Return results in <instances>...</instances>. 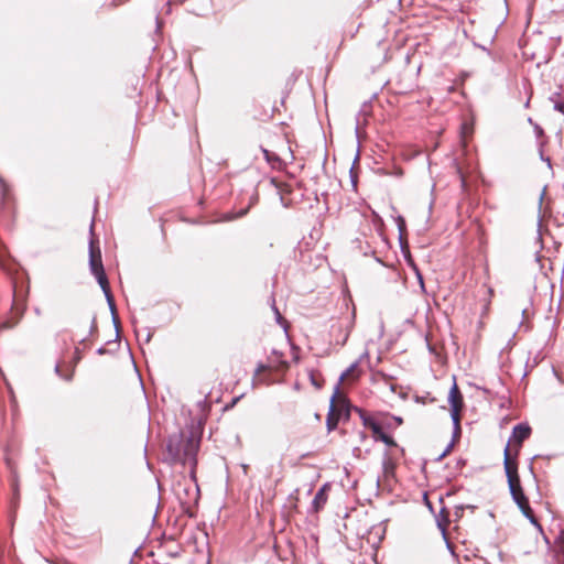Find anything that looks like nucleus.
I'll return each instance as SVG.
<instances>
[{"mask_svg": "<svg viewBox=\"0 0 564 564\" xmlns=\"http://www.w3.org/2000/svg\"><path fill=\"white\" fill-rule=\"evenodd\" d=\"M200 446V437L196 436L192 429L180 430L170 434L166 440V458L163 462L169 465H185L187 459L197 456Z\"/></svg>", "mask_w": 564, "mask_h": 564, "instance_id": "nucleus-1", "label": "nucleus"}, {"mask_svg": "<svg viewBox=\"0 0 564 564\" xmlns=\"http://www.w3.org/2000/svg\"><path fill=\"white\" fill-rule=\"evenodd\" d=\"M90 239L88 243V264L90 273L95 276L97 283L99 284L107 303L113 302L115 297L110 290L109 281L105 271V267L101 258V250L99 247V240L94 234V220H91L89 226Z\"/></svg>", "mask_w": 564, "mask_h": 564, "instance_id": "nucleus-2", "label": "nucleus"}, {"mask_svg": "<svg viewBox=\"0 0 564 564\" xmlns=\"http://www.w3.org/2000/svg\"><path fill=\"white\" fill-rule=\"evenodd\" d=\"M90 239L88 243V264L90 273L95 276L97 283L99 284L107 303L113 302L115 297L110 290L109 281L105 271V267L101 258V250L99 247V240L94 234V220H91L89 226Z\"/></svg>", "mask_w": 564, "mask_h": 564, "instance_id": "nucleus-3", "label": "nucleus"}, {"mask_svg": "<svg viewBox=\"0 0 564 564\" xmlns=\"http://www.w3.org/2000/svg\"><path fill=\"white\" fill-rule=\"evenodd\" d=\"M26 283H29L26 281ZM29 295V284L23 289V285L20 288L17 284V281L13 282V302L11 305V316L6 321L0 323V332L4 329H10L15 327L19 322L22 319L25 310H26V300Z\"/></svg>", "mask_w": 564, "mask_h": 564, "instance_id": "nucleus-4", "label": "nucleus"}, {"mask_svg": "<svg viewBox=\"0 0 564 564\" xmlns=\"http://www.w3.org/2000/svg\"><path fill=\"white\" fill-rule=\"evenodd\" d=\"M503 469L508 487L521 484L518 471V456L511 453L509 444H507L503 449Z\"/></svg>", "mask_w": 564, "mask_h": 564, "instance_id": "nucleus-5", "label": "nucleus"}, {"mask_svg": "<svg viewBox=\"0 0 564 564\" xmlns=\"http://www.w3.org/2000/svg\"><path fill=\"white\" fill-rule=\"evenodd\" d=\"M532 433V429L528 422H520L512 427L511 435L507 444L510 445L511 453L516 456L519 455L524 441H527Z\"/></svg>", "mask_w": 564, "mask_h": 564, "instance_id": "nucleus-6", "label": "nucleus"}, {"mask_svg": "<svg viewBox=\"0 0 564 564\" xmlns=\"http://www.w3.org/2000/svg\"><path fill=\"white\" fill-rule=\"evenodd\" d=\"M338 384L334 386L333 393L329 398V406L326 415V430L328 433L337 430L339 417L336 415V402L338 400Z\"/></svg>", "mask_w": 564, "mask_h": 564, "instance_id": "nucleus-7", "label": "nucleus"}, {"mask_svg": "<svg viewBox=\"0 0 564 564\" xmlns=\"http://www.w3.org/2000/svg\"><path fill=\"white\" fill-rule=\"evenodd\" d=\"M447 402L449 405V415L458 413V406L464 405L463 394L456 383V377H453V384L448 391Z\"/></svg>", "mask_w": 564, "mask_h": 564, "instance_id": "nucleus-8", "label": "nucleus"}, {"mask_svg": "<svg viewBox=\"0 0 564 564\" xmlns=\"http://www.w3.org/2000/svg\"><path fill=\"white\" fill-rule=\"evenodd\" d=\"M512 501L517 505L520 511L530 505L529 498L524 492L521 484L508 487Z\"/></svg>", "mask_w": 564, "mask_h": 564, "instance_id": "nucleus-9", "label": "nucleus"}, {"mask_svg": "<svg viewBox=\"0 0 564 564\" xmlns=\"http://www.w3.org/2000/svg\"><path fill=\"white\" fill-rule=\"evenodd\" d=\"M329 488L330 485L326 482L322 485L321 488L317 490L311 503L313 512H319L324 508L325 503L327 502Z\"/></svg>", "mask_w": 564, "mask_h": 564, "instance_id": "nucleus-10", "label": "nucleus"}, {"mask_svg": "<svg viewBox=\"0 0 564 564\" xmlns=\"http://www.w3.org/2000/svg\"><path fill=\"white\" fill-rule=\"evenodd\" d=\"M0 205L3 212L9 214L13 213V195L7 182L3 187H0Z\"/></svg>", "mask_w": 564, "mask_h": 564, "instance_id": "nucleus-11", "label": "nucleus"}, {"mask_svg": "<svg viewBox=\"0 0 564 564\" xmlns=\"http://www.w3.org/2000/svg\"><path fill=\"white\" fill-rule=\"evenodd\" d=\"M403 424V417L388 412L380 413V427L386 430H393Z\"/></svg>", "mask_w": 564, "mask_h": 564, "instance_id": "nucleus-12", "label": "nucleus"}, {"mask_svg": "<svg viewBox=\"0 0 564 564\" xmlns=\"http://www.w3.org/2000/svg\"><path fill=\"white\" fill-rule=\"evenodd\" d=\"M351 406L352 404L346 398H343L338 401V404H336V415L339 417V420H343L344 422H348L350 420L352 412Z\"/></svg>", "mask_w": 564, "mask_h": 564, "instance_id": "nucleus-13", "label": "nucleus"}, {"mask_svg": "<svg viewBox=\"0 0 564 564\" xmlns=\"http://www.w3.org/2000/svg\"><path fill=\"white\" fill-rule=\"evenodd\" d=\"M553 557L558 564H564V528L560 530L554 540Z\"/></svg>", "mask_w": 564, "mask_h": 564, "instance_id": "nucleus-14", "label": "nucleus"}, {"mask_svg": "<svg viewBox=\"0 0 564 564\" xmlns=\"http://www.w3.org/2000/svg\"><path fill=\"white\" fill-rule=\"evenodd\" d=\"M107 304L111 314V321L116 332V338L113 340H108L107 344L109 345L112 343H117V345L119 346L118 339L120 337V321L118 317L116 302H108Z\"/></svg>", "mask_w": 564, "mask_h": 564, "instance_id": "nucleus-15", "label": "nucleus"}, {"mask_svg": "<svg viewBox=\"0 0 564 564\" xmlns=\"http://www.w3.org/2000/svg\"><path fill=\"white\" fill-rule=\"evenodd\" d=\"M446 512L447 508L445 506H442L438 514H435L436 527L441 531L444 540H446L447 523L449 522V519L445 517Z\"/></svg>", "mask_w": 564, "mask_h": 564, "instance_id": "nucleus-16", "label": "nucleus"}, {"mask_svg": "<svg viewBox=\"0 0 564 564\" xmlns=\"http://www.w3.org/2000/svg\"><path fill=\"white\" fill-rule=\"evenodd\" d=\"M372 437L376 442H381L387 447H398L395 440L390 434L384 433L380 426L377 429V432H372Z\"/></svg>", "mask_w": 564, "mask_h": 564, "instance_id": "nucleus-17", "label": "nucleus"}, {"mask_svg": "<svg viewBox=\"0 0 564 564\" xmlns=\"http://www.w3.org/2000/svg\"><path fill=\"white\" fill-rule=\"evenodd\" d=\"M271 184L278 189L280 194V202L283 207L288 208L290 207V202L284 198L282 193L290 194L292 192L291 187L289 185H284L281 182H279L276 178H271Z\"/></svg>", "mask_w": 564, "mask_h": 564, "instance_id": "nucleus-18", "label": "nucleus"}, {"mask_svg": "<svg viewBox=\"0 0 564 564\" xmlns=\"http://www.w3.org/2000/svg\"><path fill=\"white\" fill-rule=\"evenodd\" d=\"M395 225L398 227V230H399V243H400V248L404 250V245H403V240H405L404 238V235L406 232V221H405V218L401 215H398L395 218Z\"/></svg>", "mask_w": 564, "mask_h": 564, "instance_id": "nucleus-19", "label": "nucleus"}, {"mask_svg": "<svg viewBox=\"0 0 564 564\" xmlns=\"http://www.w3.org/2000/svg\"><path fill=\"white\" fill-rule=\"evenodd\" d=\"M361 423L366 429H369L371 432H377V429L380 426V417L376 419L372 415L366 412L365 415H361Z\"/></svg>", "mask_w": 564, "mask_h": 564, "instance_id": "nucleus-20", "label": "nucleus"}, {"mask_svg": "<svg viewBox=\"0 0 564 564\" xmlns=\"http://www.w3.org/2000/svg\"><path fill=\"white\" fill-rule=\"evenodd\" d=\"M452 423H453V434H452V441L453 444L459 440L462 434V427H460V417L458 413H455L453 415H449Z\"/></svg>", "mask_w": 564, "mask_h": 564, "instance_id": "nucleus-21", "label": "nucleus"}, {"mask_svg": "<svg viewBox=\"0 0 564 564\" xmlns=\"http://www.w3.org/2000/svg\"><path fill=\"white\" fill-rule=\"evenodd\" d=\"M523 510L524 511H520L522 513V516L525 519H528L530 521V523L533 524L539 532H542V525L539 522V520L535 518V516L533 514V510H532L531 506L529 505Z\"/></svg>", "mask_w": 564, "mask_h": 564, "instance_id": "nucleus-22", "label": "nucleus"}, {"mask_svg": "<svg viewBox=\"0 0 564 564\" xmlns=\"http://www.w3.org/2000/svg\"><path fill=\"white\" fill-rule=\"evenodd\" d=\"M189 464V478L197 484V477H196V467H197V456H194L193 458L187 459L186 464ZM197 495H199V488L198 485H196Z\"/></svg>", "mask_w": 564, "mask_h": 564, "instance_id": "nucleus-23", "label": "nucleus"}, {"mask_svg": "<svg viewBox=\"0 0 564 564\" xmlns=\"http://www.w3.org/2000/svg\"><path fill=\"white\" fill-rule=\"evenodd\" d=\"M358 162H359V152L356 153L354 164L349 170V177H350V182H351V185L354 188H356L357 184H358V173L356 171V165L358 164Z\"/></svg>", "mask_w": 564, "mask_h": 564, "instance_id": "nucleus-24", "label": "nucleus"}, {"mask_svg": "<svg viewBox=\"0 0 564 564\" xmlns=\"http://www.w3.org/2000/svg\"><path fill=\"white\" fill-rule=\"evenodd\" d=\"M358 365H359V360H356V361H354V362H352V364H351V365H350L346 370H344V371L340 373V376H339V378H338V380H337V382H336V384H338V394L340 393V386H341V382L345 380V378H346L349 373H351L352 371H355V370L357 369Z\"/></svg>", "mask_w": 564, "mask_h": 564, "instance_id": "nucleus-25", "label": "nucleus"}, {"mask_svg": "<svg viewBox=\"0 0 564 564\" xmlns=\"http://www.w3.org/2000/svg\"><path fill=\"white\" fill-rule=\"evenodd\" d=\"M310 381L311 384L314 386L316 389H322L324 386V378L322 375L316 373L315 371H310Z\"/></svg>", "mask_w": 564, "mask_h": 564, "instance_id": "nucleus-26", "label": "nucleus"}, {"mask_svg": "<svg viewBox=\"0 0 564 564\" xmlns=\"http://www.w3.org/2000/svg\"><path fill=\"white\" fill-rule=\"evenodd\" d=\"M394 468V464L391 462L389 457V452L386 449L383 453V459H382V469L386 474H389L390 470Z\"/></svg>", "mask_w": 564, "mask_h": 564, "instance_id": "nucleus-27", "label": "nucleus"}, {"mask_svg": "<svg viewBox=\"0 0 564 564\" xmlns=\"http://www.w3.org/2000/svg\"><path fill=\"white\" fill-rule=\"evenodd\" d=\"M9 258H10V256H9L7 248L0 242V265L2 268H6V265L8 264Z\"/></svg>", "mask_w": 564, "mask_h": 564, "instance_id": "nucleus-28", "label": "nucleus"}, {"mask_svg": "<svg viewBox=\"0 0 564 564\" xmlns=\"http://www.w3.org/2000/svg\"><path fill=\"white\" fill-rule=\"evenodd\" d=\"M264 159L268 163L279 161L280 158L276 153L269 151L268 149L261 148Z\"/></svg>", "mask_w": 564, "mask_h": 564, "instance_id": "nucleus-29", "label": "nucleus"}, {"mask_svg": "<svg viewBox=\"0 0 564 564\" xmlns=\"http://www.w3.org/2000/svg\"><path fill=\"white\" fill-rule=\"evenodd\" d=\"M11 488H12V492H13V498L15 500H19V498H20L19 482H18V479H17L15 475H14V477L12 479Z\"/></svg>", "mask_w": 564, "mask_h": 564, "instance_id": "nucleus-30", "label": "nucleus"}, {"mask_svg": "<svg viewBox=\"0 0 564 564\" xmlns=\"http://www.w3.org/2000/svg\"><path fill=\"white\" fill-rule=\"evenodd\" d=\"M54 371H55V373H56L58 377L63 378V379H64V380H66V381H70V380L73 379V372H69L68 375H63V373H62V369H61L59 364H56V365H55Z\"/></svg>", "mask_w": 564, "mask_h": 564, "instance_id": "nucleus-31", "label": "nucleus"}, {"mask_svg": "<svg viewBox=\"0 0 564 564\" xmlns=\"http://www.w3.org/2000/svg\"><path fill=\"white\" fill-rule=\"evenodd\" d=\"M454 444L453 442H449L447 446L444 448V451L436 457V462H441L443 458H445L452 451Z\"/></svg>", "mask_w": 564, "mask_h": 564, "instance_id": "nucleus-32", "label": "nucleus"}, {"mask_svg": "<svg viewBox=\"0 0 564 564\" xmlns=\"http://www.w3.org/2000/svg\"><path fill=\"white\" fill-rule=\"evenodd\" d=\"M249 212V207L240 209L236 215H228L225 220H232L246 216Z\"/></svg>", "mask_w": 564, "mask_h": 564, "instance_id": "nucleus-33", "label": "nucleus"}, {"mask_svg": "<svg viewBox=\"0 0 564 564\" xmlns=\"http://www.w3.org/2000/svg\"><path fill=\"white\" fill-rule=\"evenodd\" d=\"M465 507L463 505H458L454 510V521H459L463 518Z\"/></svg>", "mask_w": 564, "mask_h": 564, "instance_id": "nucleus-34", "label": "nucleus"}, {"mask_svg": "<svg viewBox=\"0 0 564 564\" xmlns=\"http://www.w3.org/2000/svg\"><path fill=\"white\" fill-rule=\"evenodd\" d=\"M207 398H208V394H207V395H205V398H204L203 400H200V401H198V402H197V405H198V408H199L202 411H209V410H210V408H212V405H210V403L208 402Z\"/></svg>", "mask_w": 564, "mask_h": 564, "instance_id": "nucleus-35", "label": "nucleus"}, {"mask_svg": "<svg viewBox=\"0 0 564 564\" xmlns=\"http://www.w3.org/2000/svg\"><path fill=\"white\" fill-rule=\"evenodd\" d=\"M540 534L542 535L543 541L545 542L547 550L551 551L552 553H554V541L552 542L543 530H542V532H540Z\"/></svg>", "mask_w": 564, "mask_h": 564, "instance_id": "nucleus-36", "label": "nucleus"}, {"mask_svg": "<svg viewBox=\"0 0 564 564\" xmlns=\"http://www.w3.org/2000/svg\"><path fill=\"white\" fill-rule=\"evenodd\" d=\"M403 245H404V250H403V249H401V251H402V253H403V257H404V259H405L406 263H409V262H411V260H414V259H413V258H412V256H411V252H410V250H409V246H408L406 240H403Z\"/></svg>", "mask_w": 564, "mask_h": 564, "instance_id": "nucleus-37", "label": "nucleus"}, {"mask_svg": "<svg viewBox=\"0 0 564 564\" xmlns=\"http://www.w3.org/2000/svg\"><path fill=\"white\" fill-rule=\"evenodd\" d=\"M403 245H404V250H403V249H401V251H402V253H403V257H404V259H405L406 263H409V262H411V260H414V259H413V258H412V256H411V252H410V250H409V246H408L406 240H403Z\"/></svg>", "mask_w": 564, "mask_h": 564, "instance_id": "nucleus-38", "label": "nucleus"}, {"mask_svg": "<svg viewBox=\"0 0 564 564\" xmlns=\"http://www.w3.org/2000/svg\"><path fill=\"white\" fill-rule=\"evenodd\" d=\"M272 310H273V312H274V314H275V321H276V323H278V324H280V325H282L284 319H283V317H282L281 313L279 312V310H278L276 305H275V301H274V299H272Z\"/></svg>", "mask_w": 564, "mask_h": 564, "instance_id": "nucleus-39", "label": "nucleus"}, {"mask_svg": "<svg viewBox=\"0 0 564 564\" xmlns=\"http://www.w3.org/2000/svg\"><path fill=\"white\" fill-rule=\"evenodd\" d=\"M417 280V283L420 285V289L423 293H426L425 283H424V276L422 272H417V276H415Z\"/></svg>", "mask_w": 564, "mask_h": 564, "instance_id": "nucleus-40", "label": "nucleus"}, {"mask_svg": "<svg viewBox=\"0 0 564 564\" xmlns=\"http://www.w3.org/2000/svg\"><path fill=\"white\" fill-rule=\"evenodd\" d=\"M536 242L540 243V249H543V240H542V234H541V218L538 219V235H536Z\"/></svg>", "mask_w": 564, "mask_h": 564, "instance_id": "nucleus-41", "label": "nucleus"}, {"mask_svg": "<svg viewBox=\"0 0 564 564\" xmlns=\"http://www.w3.org/2000/svg\"><path fill=\"white\" fill-rule=\"evenodd\" d=\"M497 33H498V28H496L495 30H492V28L490 29L489 34H488V44L489 45L494 44Z\"/></svg>", "mask_w": 564, "mask_h": 564, "instance_id": "nucleus-42", "label": "nucleus"}, {"mask_svg": "<svg viewBox=\"0 0 564 564\" xmlns=\"http://www.w3.org/2000/svg\"><path fill=\"white\" fill-rule=\"evenodd\" d=\"M473 45H474L475 47H478V48H480L481 51L486 52V53H487V55H489V56L491 55V51H490V48H489L487 45H485V44H479V43H477L475 40H473Z\"/></svg>", "mask_w": 564, "mask_h": 564, "instance_id": "nucleus-43", "label": "nucleus"}, {"mask_svg": "<svg viewBox=\"0 0 564 564\" xmlns=\"http://www.w3.org/2000/svg\"><path fill=\"white\" fill-rule=\"evenodd\" d=\"M553 109L564 113V101L563 100H556L554 101Z\"/></svg>", "mask_w": 564, "mask_h": 564, "instance_id": "nucleus-44", "label": "nucleus"}, {"mask_svg": "<svg viewBox=\"0 0 564 564\" xmlns=\"http://www.w3.org/2000/svg\"><path fill=\"white\" fill-rule=\"evenodd\" d=\"M553 58V53H550V54H545L543 57H542V61H540L536 66L540 67L542 64H549Z\"/></svg>", "mask_w": 564, "mask_h": 564, "instance_id": "nucleus-45", "label": "nucleus"}, {"mask_svg": "<svg viewBox=\"0 0 564 564\" xmlns=\"http://www.w3.org/2000/svg\"><path fill=\"white\" fill-rule=\"evenodd\" d=\"M550 41L552 42V43L550 44L551 50H552V52H554V51L556 50V45L561 43L562 37H561V36H557V37H551V39H550Z\"/></svg>", "mask_w": 564, "mask_h": 564, "instance_id": "nucleus-46", "label": "nucleus"}, {"mask_svg": "<svg viewBox=\"0 0 564 564\" xmlns=\"http://www.w3.org/2000/svg\"><path fill=\"white\" fill-rule=\"evenodd\" d=\"M97 330H98L97 319H96V316H93L90 328H89V334L93 335V334L97 333Z\"/></svg>", "mask_w": 564, "mask_h": 564, "instance_id": "nucleus-47", "label": "nucleus"}, {"mask_svg": "<svg viewBox=\"0 0 564 564\" xmlns=\"http://www.w3.org/2000/svg\"><path fill=\"white\" fill-rule=\"evenodd\" d=\"M540 160L545 162L549 169H552V161L550 156H545L542 150H540Z\"/></svg>", "mask_w": 564, "mask_h": 564, "instance_id": "nucleus-48", "label": "nucleus"}, {"mask_svg": "<svg viewBox=\"0 0 564 564\" xmlns=\"http://www.w3.org/2000/svg\"><path fill=\"white\" fill-rule=\"evenodd\" d=\"M269 366L263 364V362H259L257 365V368H256V371H254V376H258L260 373V371L264 370V369H268Z\"/></svg>", "mask_w": 564, "mask_h": 564, "instance_id": "nucleus-49", "label": "nucleus"}, {"mask_svg": "<svg viewBox=\"0 0 564 564\" xmlns=\"http://www.w3.org/2000/svg\"><path fill=\"white\" fill-rule=\"evenodd\" d=\"M352 411L356 412L359 416V419H361V415H365L366 414V411L362 410L361 408L357 406V405H354L351 406Z\"/></svg>", "mask_w": 564, "mask_h": 564, "instance_id": "nucleus-50", "label": "nucleus"}, {"mask_svg": "<svg viewBox=\"0 0 564 564\" xmlns=\"http://www.w3.org/2000/svg\"><path fill=\"white\" fill-rule=\"evenodd\" d=\"M533 128H534V132H535L536 137H541L544 133V130L540 124L534 123Z\"/></svg>", "mask_w": 564, "mask_h": 564, "instance_id": "nucleus-51", "label": "nucleus"}, {"mask_svg": "<svg viewBox=\"0 0 564 564\" xmlns=\"http://www.w3.org/2000/svg\"><path fill=\"white\" fill-rule=\"evenodd\" d=\"M445 543H446V549L452 553L454 554V545L449 542L448 540V535L446 534V540H444Z\"/></svg>", "mask_w": 564, "mask_h": 564, "instance_id": "nucleus-52", "label": "nucleus"}, {"mask_svg": "<svg viewBox=\"0 0 564 564\" xmlns=\"http://www.w3.org/2000/svg\"><path fill=\"white\" fill-rule=\"evenodd\" d=\"M560 96H561V93H560V91H555L554 94H552V95L550 96V100L554 104V101H556V100H561V99H560Z\"/></svg>", "mask_w": 564, "mask_h": 564, "instance_id": "nucleus-53", "label": "nucleus"}, {"mask_svg": "<svg viewBox=\"0 0 564 564\" xmlns=\"http://www.w3.org/2000/svg\"><path fill=\"white\" fill-rule=\"evenodd\" d=\"M147 336L144 338V343H150V340L152 339V336H153V330H151L150 328H147Z\"/></svg>", "mask_w": 564, "mask_h": 564, "instance_id": "nucleus-54", "label": "nucleus"}, {"mask_svg": "<svg viewBox=\"0 0 564 564\" xmlns=\"http://www.w3.org/2000/svg\"><path fill=\"white\" fill-rule=\"evenodd\" d=\"M424 502H425V506L429 508V510L434 513L433 505L426 497H424Z\"/></svg>", "mask_w": 564, "mask_h": 564, "instance_id": "nucleus-55", "label": "nucleus"}, {"mask_svg": "<svg viewBox=\"0 0 564 564\" xmlns=\"http://www.w3.org/2000/svg\"><path fill=\"white\" fill-rule=\"evenodd\" d=\"M109 350L105 347V346H100L98 349H97V354L98 355H105L107 354Z\"/></svg>", "mask_w": 564, "mask_h": 564, "instance_id": "nucleus-56", "label": "nucleus"}, {"mask_svg": "<svg viewBox=\"0 0 564 564\" xmlns=\"http://www.w3.org/2000/svg\"><path fill=\"white\" fill-rule=\"evenodd\" d=\"M426 346L430 354H435V348L430 344L429 339L426 338Z\"/></svg>", "mask_w": 564, "mask_h": 564, "instance_id": "nucleus-57", "label": "nucleus"}, {"mask_svg": "<svg viewBox=\"0 0 564 564\" xmlns=\"http://www.w3.org/2000/svg\"><path fill=\"white\" fill-rule=\"evenodd\" d=\"M241 399V395L240 397H235L232 398L231 402L229 405H227V408L229 406H234L239 400Z\"/></svg>", "mask_w": 564, "mask_h": 564, "instance_id": "nucleus-58", "label": "nucleus"}, {"mask_svg": "<svg viewBox=\"0 0 564 564\" xmlns=\"http://www.w3.org/2000/svg\"><path fill=\"white\" fill-rule=\"evenodd\" d=\"M544 193H545V187L543 188V192L541 193L540 198H539V210L541 209V206H542Z\"/></svg>", "mask_w": 564, "mask_h": 564, "instance_id": "nucleus-59", "label": "nucleus"}, {"mask_svg": "<svg viewBox=\"0 0 564 564\" xmlns=\"http://www.w3.org/2000/svg\"><path fill=\"white\" fill-rule=\"evenodd\" d=\"M476 388H477V389H479V390H481V391H482L484 393H486V394H489V393L491 392V391H490L488 388H486V387H479V386H476Z\"/></svg>", "mask_w": 564, "mask_h": 564, "instance_id": "nucleus-60", "label": "nucleus"}, {"mask_svg": "<svg viewBox=\"0 0 564 564\" xmlns=\"http://www.w3.org/2000/svg\"><path fill=\"white\" fill-rule=\"evenodd\" d=\"M529 470L532 474L533 478L536 479V475L534 473V468H533L532 462L529 464Z\"/></svg>", "mask_w": 564, "mask_h": 564, "instance_id": "nucleus-61", "label": "nucleus"}, {"mask_svg": "<svg viewBox=\"0 0 564 564\" xmlns=\"http://www.w3.org/2000/svg\"><path fill=\"white\" fill-rule=\"evenodd\" d=\"M521 314H522V317L527 319L528 318V314H529V310L527 307L522 308Z\"/></svg>", "mask_w": 564, "mask_h": 564, "instance_id": "nucleus-62", "label": "nucleus"}, {"mask_svg": "<svg viewBox=\"0 0 564 564\" xmlns=\"http://www.w3.org/2000/svg\"><path fill=\"white\" fill-rule=\"evenodd\" d=\"M365 358H369V352H368V350H366V351H365V352L359 357V359H358V360H359V362H360L362 359H365Z\"/></svg>", "mask_w": 564, "mask_h": 564, "instance_id": "nucleus-63", "label": "nucleus"}, {"mask_svg": "<svg viewBox=\"0 0 564 564\" xmlns=\"http://www.w3.org/2000/svg\"><path fill=\"white\" fill-rule=\"evenodd\" d=\"M185 513H186L189 518L195 517V513H194L193 511H191V510H189V508H187V509L185 510Z\"/></svg>", "mask_w": 564, "mask_h": 564, "instance_id": "nucleus-64", "label": "nucleus"}]
</instances>
